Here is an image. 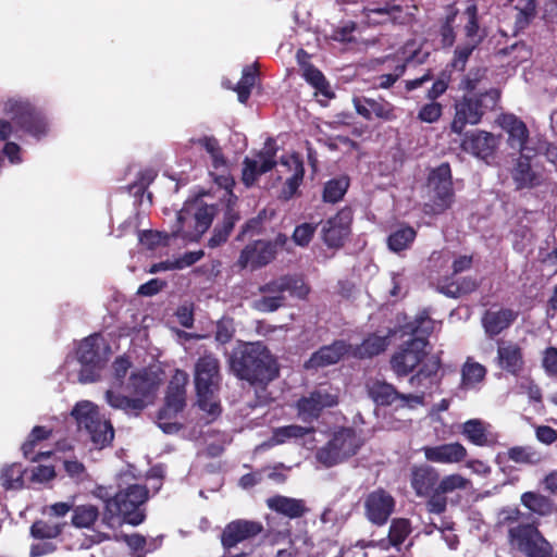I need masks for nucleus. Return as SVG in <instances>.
<instances>
[{
    "label": "nucleus",
    "mask_w": 557,
    "mask_h": 557,
    "mask_svg": "<svg viewBox=\"0 0 557 557\" xmlns=\"http://www.w3.org/2000/svg\"><path fill=\"white\" fill-rule=\"evenodd\" d=\"M517 319V312L509 308H500L499 310H486L481 319L485 334L490 338H494L502 332L507 330Z\"/></svg>",
    "instance_id": "27"
},
{
    "label": "nucleus",
    "mask_w": 557,
    "mask_h": 557,
    "mask_svg": "<svg viewBox=\"0 0 557 557\" xmlns=\"http://www.w3.org/2000/svg\"><path fill=\"white\" fill-rule=\"evenodd\" d=\"M426 182L430 193L431 212L434 214L444 213L455 201L450 164L443 162L438 166L431 169Z\"/></svg>",
    "instance_id": "8"
},
{
    "label": "nucleus",
    "mask_w": 557,
    "mask_h": 557,
    "mask_svg": "<svg viewBox=\"0 0 557 557\" xmlns=\"http://www.w3.org/2000/svg\"><path fill=\"white\" fill-rule=\"evenodd\" d=\"M502 129L507 134L508 146L523 153L525 151H533L527 146L529 140V129L527 124L513 113H503L497 120Z\"/></svg>",
    "instance_id": "19"
},
{
    "label": "nucleus",
    "mask_w": 557,
    "mask_h": 557,
    "mask_svg": "<svg viewBox=\"0 0 557 557\" xmlns=\"http://www.w3.org/2000/svg\"><path fill=\"white\" fill-rule=\"evenodd\" d=\"M395 508V499L383 488L371 492L364 502L367 518L376 525L387 522Z\"/></svg>",
    "instance_id": "20"
},
{
    "label": "nucleus",
    "mask_w": 557,
    "mask_h": 557,
    "mask_svg": "<svg viewBox=\"0 0 557 557\" xmlns=\"http://www.w3.org/2000/svg\"><path fill=\"white\" fill-rule=\"evenodd\" d=\"M401 55L403 61L393 67V72L375 76V86L381 89H388L406 73L407 67L417 66L426 62L430 53L423 52L416 47L414 41H407L394 57H386L385 61L395 60Z\"/></svg>",
    "instance_id": "13"
},
{
    "label": "nucleus",
    "mask_w": 557,
    "mask_h": 557,
    "mask_svg": "<svg viewBox=\"0 0 557 557\" xmlns=\"http://www.w3.org/2000/svg\"><path fill=\"white\" fill-rule=\"evenodd\" d=\"M285 289L290 296L298 299H306L310 293V287L305 283L304 278L298 275H284Z\"/></svg>",
    "instance_id": "55"
},
{
    "label": "nucleus",
    "mask_w": 557,
    "mask_h": 557,
    "mask_svg": "<svg viewBox=\"0 0 557 557\" xmlns=\"http://www.w3.org/2000/svg\"><path fill=\"white\" fill-rule=\"evenodd\" d=\"M3 113L28 135L40 139L48 134V122L44 113L27 100L9 99L3 103Z\"/></svg>",
    "instance_id": "7"
},
{
    "label": "nucleus",
    "mask_w": 557,
    "mask_h": 557,
    "mask_svg": "<svg viewBox=\"0 0 557 557\" xmlns=\"http://www.w3.org/2000/svg\"><path fill=\"white\" fill-rule=\"evenodd\" d=\"M296 408H297V412H298V418L304 423H309V424H311L313 421L318 420L322 412V410L319 408V405H318L314 396L312 395V393H310V395L308 397H301L297 401Z\"/></svg>",
    "instance_id": "47"
},
{
    "label": "nucleus",
    "mask_w": 557,
    "mask_h": 557,
    "mask_svg": "<svg viewBox=\"0 0 557 557\" xmlns=\"http://www.w3.org/2000/svg\"><path fill=\"white\" fill-rule=\"evenodd\" d=\"M410 533V523L407 519L394 520L389 527L388 541L394 547L401 545Z\"/></svg>",
    "instance_id": "54"
},
{
    "label": "nucleus",
    "mask_w": 557,
    "mask_h": 557,
    "mask_svg": "<svg viewBox=\"0 0 557 557\" xmlns=\"http://www.w3.org/2000/svg\"><path fill=\"white\" fill-rule=\"evenodd\" d=\"M462 435L473 445L486 446L492 443L487 425L480 419H470L462 424Z\"/></svg>",
    "instance_id": "37"
},
{
    "label": "nucleus",
    "mask_w": 557,
    "mask_h": 557,
    "mask_svg": "<svg viewBox=\"0 0 557 557\" xmlns=\"http://www.w3.org/2000/svg\"><path fill=\"white\" fill-rule=\"evenodd\" d=\"M461 135V150L482 160L493 157L498 147V138L486 131L474 129Z\"/></svg>",
    "instance_id": "18"
},
{
    "label": "nucleus",
    "mask_w": 557,
    "mask_h": 557,
    "mask_svg": "<svg viewBox=\"0 0 557 557\" xmlns=\"http://www.w3.org/2000/svg\"><path fill=\"white\" fill-rule=\"evenodd\" d=\"M354 212L350 207L342 208L322 226V239L329 248H342L351 232Z\"/></svg>",
    "instance_id": "16"
},
{
    "label": "nucleus",
    "mask_w": 557,
    "mask_h": 557,
    "mask_svg": "<svg viewBox=\"0 0 557 557\" xmlns=\"http://www.w3.org/2000/svg\"><path fill=\"white\" fill-rule=\"evenodd\" d=\"M364 15L369 24L379 25L387 22H399L404 15V8L397 0L384 4H373L364 9Z\"/></svg>",
    "instance_id": "28"
},
{
    "label": "nucleus",
    "mask_w": 557,
    "mask_h": 557,
    "mask_svg": "<svg viewBox=\"0 0 557 557\" xmlns=\"http://www.w3.org/2000/svg\"><path fill=\"white\" fill-rule=\"evenodd\" d=\"M470 484V480L462 476L461 474L451 473L445 475L442 479H438L436 491L440 492V494L446 496L447 494L453 493L455 491L467 490Z\"/></svg>",
    "instance_id": "53"
},
{
    "label": "nucleus",
    "mask_w": 557,
    "mask_h": 557,
    "mask_svg": "<svg viewBox=\"0 0 557 557\" xmlns=\"http://www.w3.org/2000/svg\"><path fill=\"white\" fill-rule=\"evenodd\" d=\"M285 234H277L273 240H253L245 246L237 259V265L243 270L249 268L251 271L261 269L271 263L278 252L287 244Z\"/></svg>",
    "instance_id": "9"
},
{
    "label": "nucleus",
    "mask_w": 557,
    "mask_h": 557,
    "mask_svg": "<svg viewBox=\"0 0 557 557\" xmlns=\"http://www.w3.org/2000/svg\"><path fill=\"white\" fill-rule=\"evenodd\" d=\"M496 363L509 374L518 375L524 367L522 348L512 341H497Z\"/></svg>",
    "instance_id": "22"
},
{
    "label": "nucleus",
    "mask_w": 557,
    "mask_h": 557,
    "mask_svg": "<svg viewBox=\"0 0 557 557\" xmlns=\"http://www.w3.org/2000/svg\"><path fill=\"white\" fill-rule=\"evenodd\" d=\"M443 115V106L437 101L424 103L418 111L417 119L420 122L433 124Z\"/></svg>",
    "instance_id": "58"
},
{
    "label": "nucleus",
    "mask_w": 557,
    "mask_h": 557,
    "mask_svg": "<svg viewBox=\"0 0 557 557\" xmlns=\"http://www.w3.org/2000/svg\"><path fill=\"white\" fill-rule=\"evenodd\" d=\"M263 532L259 521L237 519L228 522L222 531L221 544L231 553L239 543L253 540Z\"/></svg>",
    "instance_id": "17"
},
{
    "label": "nucleus",
    "mask_w": 557,
    "mask_h": 557,
    "mask_svg": "<svg viewBox=\"0 0 557 557\" xmlns=\"http://www.w3.org/2000/svg\"><path fill=\"white\" fill-rule=\"evenodd\" d=\"M350 185L348 176H338L326 181L323 185L322 201L325 203H337L346 195Z\"/></svg>",
    "instance_id": "39"
},
{
    "label": "nucleus",
    "mask_w": 557,
    "mask_h": 557,
    "mask_svg": "<svg viewBox=\"0 0 557 557\" xmlns=\"http://www.w3.org/2000/svg\"><path fill=\"white\" fill-rule=\"evenodd\" d=\"M362 438L350 426L336 430L325 445L317 450V460L326 468L334 467L358 454Z\"/></svg>",
    "instance_id": "5"
},
{
    "label": "nucleus",
    "mask_w": 557,
    "mask_h": 557,
    "mask_svg": "<svg viewBox=\"0 0 557 557\" xmlns=\"http://www.w3.org/2000/svg\"><path fill=\"white\" fill-rule=\"evenodd\" d=\"M486 72L487 70L485 67L470 70L460 83L461 89L467 94H475L474 90L479 83L485 77Z\"/></svg>",
    "instance_id": "61"
},
{
    "label": "nucleus",
    "mask_w": 557,
    "mask_h": 557,
    "mask_svg": "<svg viewBox=\"0 0 557 557\" xmlns=\"http://www.w3.org/2000/svg\"><path fill=\"white\" fill-rule=\"evenodd\" d=\"M434 329V321L430 318L429 312L423 310L412 321L404 324V334L411 335L412 338H425L431 335Z\"/></svg>",
    "instance_id": "40"
},
{
    "label": "nucleus",
    "mask_w": 557,
    "mask_h": 557,
    "mask_svg": "<svg viewBox=\"0 0 557 557\" xmlns=\"http://www.w3.org/2000/svg\"><path fill=\"white\" fill-rule=\"evenodd\" d=\"M449 83L450 74L446 71H442L437 78L433 82L431 88L426 91V99L430 101H436L447 91Z\"/></svg>",
    "instance_id": "60"
},
{
    "label": "nucleus",
    "mask_w": 557,
    "mask_h": 557,
    "mask_svg": "<svg viewBox=\"0 0 557 557\" xmlns=\"http://www.w3.org/2000/svg\"><path fill=\"white\" fill-rule=\"evenodd\" d=\"M230 369L250 385L267 386L280 375V367L270 349L261 342L246 343L233 351Z\"/></svg>",
    "instance_id": "1"
},
{
    "label": "nucleus",
    "mask_w": 557,
    "mask_h": 557,
    "mask_svg": "<svg viewBox=\"0 0 557 557\" xmlns=\"http://www.w3.org/2000/svg\"><path fill=\"white\" fill-rule=\"evenodd\" d=\"M138 240L147 248L154 249L158 246L168 245L169 235L152 230L139 231Z\"/></svg>",
    "instance_id": "59"
},
{
    "label": "nucleus",
    "mask_w": 557,
    "mask_h": 557,
    "mask_svg": "<svg viewBox=\"0 0 557 557\" xmlns=\"http://www.w3.org/2000/svg\"><path fill=\"white\" fill-rule=\"evenodd\" d=\"M159 383L157 374L143 369L131 374L127 388L134 396L143 397L148 403H152Z\"/></svg>",
    "instance_id": "26"
},
{
    "label": "nucleus",
    "mask_w": 557,
    "mask_h": 557,
    "mask_svg": "<svg viewBox=\"0 0 557 557\" xmlns=\"http://www.w3.org/2000/svg\"><path fill=\"white\" fill-rule=\"evenodd\" d=\"M65 523L36 520L30 525V535L37 540L57 539L63 532Z\"/></svg>",
    "instance_id": "44"
},
{
    "label": "nucleus",
    "mask_w": 557,
    "mask_h": 557,
    "mask_svg": "<svg viewBox=\"0 0 557 557\" xmlns=\"http://www.w3.org/2000/svg\"><path fill=\"white\" fill-rule=\"evenodd\" d=\"M416 237L417 231L412 226L408 224H400L388 235L387 247L391 251L399 253L406 249H409Z\"/></svg>",
    "instance_id": "35"
},
{
    "label": "nucleus",
    "mask_w": 557,
    "mask_h": 557,
    "mask_svg": "<svg viewBox=\"0 0 557 557\" xmlns=\"http://www.w3.org/2000/svg\"><path fill=\"white\" fill-rule=\"evenodd\" d=\"M285 300L284 295L268 296L264 294L257 300L256 308L261 312H274L285 305Z\"/></svg>",
    "instance_id": "62"
},
{
    "label": "nucleus",
    "mask_w": 557,
    "mask_h": 557,
    "mask_svg": "<svg viewBox=\"0 0 557 557\" xmlns=\"http://www.w3.org/2000/svg\"><path fill=\"white\" fill-rule=\"evenodd\" d=\"M304 77L312 87L315 88L318 92L329 98L334 96V94L330 90V84L323 73L312 64H309L305 69Z\"/></svg>",
    "instance_id": "51"
},
{
    "label": "nucleus",
    "mask_w": 557,
    "mask_h": 557,
    "mask_svg": "<svg viewBox=\"0 0 557 557\" xmlns=\"http://www.w3.org/2000/svg\"><path fill=\"white\" fill-rule=\"evenodd\" d=\"M268 507L289 519H298L304 517L309 508L304 499L275 495L267 500Z\"/></svg>",
    "instance_id": "30"
},
{
    "label": "nucleus",
    "mask_w": 557,
    "mask_h": 557,
    "mask_svg": "<svg viewBox=\"0 0 557 557\" xmlns=\"http://www.w3.org/2000/svg\"><path fill=\"white\" fill-rule=\"evenodd\" d=\"M99 510L94 505H81L73 509L72 524L79 529H89L98 519Z\"/></svg>",
    "instance_id": "46"
},
{
    "label": "nucleus",
    "mask_w": 557,
    "mask_h": 557,
    "mask_svg": "<svg viewBox=\"0 0 557 557\" xmlns=\"http://www.w3.org/2000/svg\"><path fill=\"white\" fill-rule=\"evenodd\" d=\"M100 336L92 334L84 338L76 350V357L82 368L79 370V382L92 383L100 379L106 358L100 348Z\"/></svg>",
    "instance_id": "12"
},
{
    "label": "nucleus",
    "mask_w": 557,
    "mask_h": 557,
    "mask_svg": "<svg viewBox=\"0 0 557 557\" xmlns=\"http://www.w3.org/2000/svg\"><path fill=\"white\" fill-rule=\"evenodd\" d=\"M457 11L447 14L440 27L441 44L444 48H449L455 44L456 34L454 23L456 21Z\"/></svg>",
    "instance_id": "57"
},
{
    "label": "nucleus",
    "mask_w": 557,
    "mask_h": 557,
    "mask_svg": "<svg viewBox=\"0 0 557 557\" xmlns=\"http://www.w3.org/2000/svg\"><path fill=\"white\" fill-rule=\"evenodd\" d=\"M187 383L188 374L183 370H176L168 385L164 406L158 412L159 426L165 433H172L178 430L176 423L162 421L175 417L186 406Z\"/></svg>",
    "instance_id": "10"
},
{
    "label": "nucleus",
    "mask_w": 557,
    "mask_h": 557,
    "mask_svg": "<svg viewBox=\"0 0 557 557\" xmlns=\"http://www.w3.org/2000/svg\"><path fill=\"white\" fill-rule=\"evenodd\" d=\"M422 451L428 461L435 463H458L463 461L468 454L459 442L424 446Z\"/></svg>",
    "instance_id": "25"
},
{
    "label": "nucleus",
    "mask_w": 557,
    "mask_h": 557,
    "mask_svg": "<svg viewBox=\"0 0 557 557\" xmlns=\"http://www.w3.org/2000/svg\"><path fill=\"white\" fill-rule=\"evenodd\" d=\"M386 347L387 339L385 336L372 334L356 348L355 355L361 359L372 358L385 351Z\"/></svg>",
    "instance_id": "42"
},
{
    "label": "nucleus",
    "mask_w": 557,
    "mask_h": 557,
    "mask_svg": "<svg viewBox=\"0 0 557 557\" xmlns=\"http://www.w3.org/2000/svg\"><path fill=\"white\" fill-rule=\"evenodd\" d=\"M367 392L374 404L381 407L392 406L400 397V392L393 384L383 380L369 381Z\"/></svg>",
    "instance_id": "33"
},
{
    "label": "nucleus",
    "mask_w": 557,
    "mask_h": 557,
    "mask_svg": "<svg viewBox=\"0 0 557 557\" xmlns=\"http://www.w3.org/2000/svg\"><path fill=\"white\" fill-rule=\"evenodd\" d=\"M454 276H445L437 282V290L449 298H459L473 293L479 284L475 278L466 276L454 281Z\"/></svg>",
    "instance_id": "32"
},
{
    "label": "nucleus",
    "mask_w": 557,
    "mask_h": 557,
    "mask_svg": "<svg viewBox=\"0 0 557 557\" xmlns=\"http://www.w3.org/2000/svg\"><path fill=\"white\" fill-rule=\"evenodd\" d=\"M25 470L23 469L21 463H12L9 466H5L0 475L1 485L5 490H18L23 487L24 475Z\"/></svg>",
    "instance_id": "48"
},
{
    "label": "nucleus",
    "mask_w": 557,
    "mask_h": 557,
    "mask_svg": "<svg viewBox=\"0 0 557 557\" xmlns=\"http://www.w3.org/2000/svg\"><path fill=\"white\" fill-rule=\"evenodd\" d=\"M313 426H301L297 424H289L277 428L273 431L272 440L275 444H283L289 438H302L308 434L313 433Z\"/></svg>",
    "instance_id": "49"
},
{
    "label": "nucleus",
    "mask_w": 557,
    "mask_h": 557,
    "mask_svg": "<svg viewBox=\"0 0 557 557\" xmlns=\"http://www.w3.org/2000/svg\"><path fill=\"white\" fill-rule=\"evenodd\" d=\"M240 219L242 215L237 209V197L231 193L225 205L222 221L215 225L208 246L215 248L224 244Z\"/></svg>",
    "instance_id": "21"
},
{
    "label": "nucleus",
    "mask_w": 557,
    "mask_h": 557,
    "mask_svg": "<svg viewBox=\"0 0 557 557\" xmlns=\"http://www.w3.org/2000/svg\"><path fill=\"white\" fill-rule=\"evenodd\" d=\"M273 170V163L270 161L258 164L257 160L246 157L243 161L242 181L247 186H252L258 177Z\"/></svg>",
    "instance_id": "41"
},
{
    "label": "nucleus",
    "mask_w": 557,
    "mask_h": 557,
    "mask_svg": "<svg viewBox=\"0 0 557 557\" xmlns=\"http://www.w3.org/2000/svg\"><path fill=\"white\" fill-rule=\"evenodd\" d=\"M132 367V362L126 356H119L112 363L114 384L120 387Z\"/></svg>",
    "instance_id": "64"
},
{
    "label": "nucleus",
    "mask_w": 557,
    "mask_h": 557,
    "mask_svg": "<svg viewBox=\"0 0 557 557\" xmlns=\"http://www.w3.org/2000/svg\"><path fill=\"white\" fill-rule=\"evenodd\" d=\"M349 350V345L342 339L334 341L330 345L320 347L305 362L307 370H317L337 363Z\"/></svg>",
    "instance_id": "23"
},
{
    "label": "nucleus",
    "mask_w": 557,
    "mask_h": 557,
    "mask_svg": "<svg viewBox=\"0 0 557 557\" xmlns=\"http://www.w3.org/2000/svg\"><path fill=\"white\" fill-rule=\"evenodd\" d=\"M356 112L367 121L394 122L399 116V109L384 97H355L352 99Z\"/></svg>",
    "instance_id": "15"
},
{
    "label": "nucleus",
    "mask_w": 557,
    "mask_h": 557,
    "mask_svg": "<svg viewBox=\"0 0 557 557\" xmlns=\"http://www.w3.org/2000/svg\"><path fill=\"white\" fill-rule=\"evenodd\" d=\"M317 226L311 223H302L297 225L293 233V240L301 247L308 246L311 242Z\"/></svg>",
    "instance_id": "63"
},
{
    "label": "nucleus",
    "mask_w": 557,
    "mask_h": 557,
    "mask_svg": "<svg viewBox=\"0 0 557 557\" xmlns=\"http://www.w3.org/2000/svg\"><path fill=\"white\" fill-rule=\"evenodd\" d=\"M106 399L108 404L114 409H121L126 413H134L138 416L150 403L143 397H127L112 391L106 392Z\"/></svg>",
    "instance_id": "34"
},
{
    "label": "nucleus",
    "mask_w": 557,
    "mask_h": 557,
    "mask_svg": "<svg viewBox=\"0 0 557 557\" xmlns=\"http://www.w3.org/2000/svg\"><path fill=\"white\" fill-rule=\"evenodd\" d=\"M509 460L519 465H536L541 461V455L531 446H513L507 450Z\"/></svg>",
    "instance_id": "50"
},
{
    "label": "nucleus",
    "mask_w": 557,
    "mask_h": 557,
    "mask_svg": "<svg viewBox=\"0 0 557 557\" xmlns=\"http://www.w3.org/2000/svg\"><path fill=\"white\" fill-rule=\"evenodd\" d=\"M148 488L140 484H132L115 493L112 499L107 500L103 521L109 523L111 519L121 517L122 523L133 527L141 524L146 519L141 507L148 500Z\"/></svg>",
    "instance_id": "4"
},
{
    "label": "nucleus",
    "mask_w": 557,
    "mask_h": 557,
    "mask_svg": "<svg viewBox=\"0 0 557 557\" xmlns=\"http://www.w3.org/2000/svg\"><path fill=\"white\" fill-rule=\"evenodd\" d=\"M486 372V368L483 364L468 358L461 369L462 386L473 387L485 379Z\"/></svg>",
    "instance_id": "43"
},
{
    "label": "nucleus",
    "mask_w": 557,
    "mask_h": 557,
    "mask_svg": "<svg viewBox=\"0 0 557 557\" xmlns=\"http://www.w3.org/2000/svg\"><path fill=\"white\" fill-rule=\"evenodd\" d=\"M221 381L219 359L212 354L199 357L194 368L197 403L199 408L213 419L222 412L221 404L218 399Z\"/></svg>",
    "instance_id": "2"
},
{
    "label": "nucleus",
    "mask_w": 557,
    "mask_h": 557,
    "mask_svg": "<svg viewBox=\"0 0 557 557\" xmlns=\"http://www.w3.org/2000/svg\"><path fill=\"white\" fill-rule=\"evenodd\" d=\"M500 91L497 88L478 94H465L454 103V117L450 131L461 135L467 125H478L483 116L494 111L499 102Z\"/></svg>",
    "instance_id": "3"
},
{
    "label": "nucleus",
    "mask_w": 557,
    "mask_h": 557,
    "mask_svg": "<svg viewBox=\"0 0 557 557\" xmlns=\"http://www.w3.org/2000/svg\"><path fill=\"white\" fill-rule=\"evenodd\" d=\"M520 502L529 511L540 517H549L557 513V503L539 492H524Z\"/></svg>",
    "instance_id": "31"
},
{
    "label": "nucleus",
    "mask_w": 557,
    "mask_h": 557,
    "mask_svg": "<svg viewBox=\"0 0 557 557\" xmlns=\"http://www.w3.org/2000/svg\"><path fill=\"white\" fill-rule=\"evenodd\" d=\"M78 428L85 430L97 449L110 446L114 438V429L109 420L103 419L98 408L89 401L76 404L72 410Z\"/></svg>",
    "instance_id": "6"
},
{
    "label": "nucleus",
    "mask_w": 557,
    "mask_h": 557,
    "mask_svg": "<svg viewBox=\"0 0 557 557\" xmlns=\"http://www.w3.org/2000/svg\"><path fill=\"white\" fill-rule=\"evenodd\" d=\"M420 368L409 379L411 386H423L425 381L433 383V379L436 376L441 369V359L436 356L428 357L419 364Z\"/></svg>",
    "instance_id": "38"
},
{
    "label": "nucleus",
    "mask_w": 557,
    "mask_h": 557,
    "mask_svg": "<svg viewBox=\"0 0 557 557\" xmlns=\"http://www.w3.org/2000/svg\"><path fill=\"white\" fill-rule=\"evenodd\" d=\"M533 151L520 153L512 170V180L517 189L533 188L540 185V176L532 170L531 158Z\"/></svg>",
    "instance_id": "29"
},
{
    "label": "nucleus",
    "mask_w": 557,
    "mask_h": 557,
    "mask_svg": "<svg viewBox=\"0 0 557 557\" xmlns=\"http://www.w3.org/2000/svg\"><path fill=\"white\" fill-rule=\"evenodd\" d=\"M429 341L425 338H410L404 342L389 359L392 371L397 377H405L419 367L426 358V346Z\"/></svg>",
    "instance_id": "11"
},
{
    "label": "nucleus",
    "mask_w": 557,
    "mask_h": 557,
    "mask_svg": "<svg viewBox=\"0 0 557 557\" xmlns=\"http://www.w3.org/2000/svg\"><path fill=\"white\" fill-rule=\"evenodd\" d=\"M294 173L286 180L281 190V198L284 200L292 199L298 191L305 176L304 162L298 154L290 157Z\"/></svg>",
    "instance_id": "36"
},
{
    "label": "nucleus",
    "mask_w": 557,
    "mask_h": 557,
    "mask_svg": "<svg viewBox=\"0 0 557 557\" xmlns=\"http://www.w3.org/2000/svg\"><path fill=\"white\" fill-rule=\"evenodd\" d=\"M463 14L467 17V23L463 26L465 36L467 39H469L471 42H474L475 39L482 38L483 35H480V16H479V9L475 3L469 4Z\"/></svg>",
    "instance_id": "52"
},
{
    "label": "nucleus",
    "mask_w": 557,
    "mask_h": 557,
    "mask_svg": "<svg viewBox=\"0 0 557 557\" xmlns=\"http://www.w3.org/2000/svg\"><path fill=\"white\" fill-rule=\"evenodd\" d=\"M482 38H478L474 40V42H469L463 46H458L454 51V58L451 61V66L454 69L463 71L466 67V64L472 54L473 50L476 48L479 44H481Z\"/></svg>",
    "instance_id": "56"
},
{
    "label": "nucleus",
    "mask_w": 557,
    "mask_h": 557,
    "mask_svg": "<svg viewBox=\"0 0 557 557\" xmlns=\"http://www.w3.org/2000/svg\"><path fill=\"white\" fill-rule=\"evenodd\" d=\"M438 479V471L430 465H416L411 468L410 484L418 497H425L436 491Z\"/></svg>",
    "instance_id": "24"
},
{
    "label": "nucleus",
    "mask_w": 557,
    "mask_h": 557,
    "mask_svg": "<svg viewBox=\"0 0 557 557\" xmlns=\"http://www.w3.org/2000/svg\"><path fill=\"white\" fill-rule=\"evenodd\" d=\"M516 10L518 13L515 18V28L516 30H523L536 16V0H519Z\"/></svg>",
    "instance_id": "45"
},
{
    "label": "nucleus",
    "mask_w": 557,
    "mask_h": 557,
    "mask_svg": "<svg viewBox=\"0 0 557 557\" xmlns=\"http://www.w3.org/2000/svg\"><path fill=\"white\" fill-rule=\"evenodd\" d=\"M191 214L188 207H184L177 213L176 230L173 231V237H182L188 240H197L203 233H206L212 224L215 210L212 206L201 205L196 208L193 213L195 222L194 230L191 232L185 231V223L187 218Z\"/></svg>",
    "instance_id": "14"
}]
</instances>
